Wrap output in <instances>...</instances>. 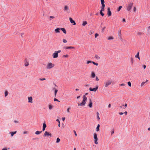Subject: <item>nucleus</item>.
Listing matches in <instances>:
<instances>
[{"instance_id": "obj_13", "label": "nucleus", "mask_w": 150, "mask_h": 150, "mask_svg": "<svg viewBox=\"0 0 150 150\" xmlns=\"http://www.w3.org/2000/svg\"><path fill=\"white\" fill-rule=\"evenodd\" d=\"M69 10V7L67 5L65 6L64 9V11H67Z\"/></svg>"}, {"instance_id": "obj_44", "label": "nucleus", "mask_w": 150, "mask_h": 150, "mask_svg": "<svg viewBox=\"0 0 150 150\" xmlns=\"http://www.w3.org/2000/svg\"><path fill=\"white\" fill-rule=\"evenodd\" d=\"M98 35H99L98 34V33L95 34V38H96L98 36Z\"/></svg>"}, {"instance_id": "obj_4", "label": "nucleus", "mask_w": 150, "mask_h": 150, "mask_svg": "<svg viewBox=\"0 0 150 150\" xmlns=\"http://www.w3.org/2000/svg\"><path fill=\"white\" fill-rule=\"evenodd\" d=\"M61 51L60 50L55 51L52 54V56L54 58H56L58 57V53H60Z\"/></svg>"}, {"instance_id": "obj_60", "label": "nucleus", "mask_w": 150, "mask_h": 150, "mask_svg": "<svg viewBox=\"0 0 150 150\" xmlns=\"http://www.w3.org/2000/svg\"><path fill=\"white\" fill-rule=\"evenodd\" d=\"M122 21L123 22H125L126 21L125 19L124 18L123 19Z\"/></svg>"}, {"instance_id": "obj_52", "label": "nucleus", "mask_w": 150, "mask_h": 150, "mask_svg": "<svg viewBox=\"0 0 150 150\" xmlns=\"http://www.w3.org/2000/svg\"><path fill=\"white\" fill-rule=\"evenodd\" d=\"M131 62H132V64L133 62V59L132 58H131Z\"/></svg>"}, {"instance_id": "obj_43", "label": "nucleus", "mask_w": 150, "mask_h": 150, "mask_svg": "<svg viewBox=\"0 0 150 150\" xmlns=\"http://www.w3.org/2000/svg\"><path fill=\"white\" fill-rule=\"evenodd\" d=\"M50 21L51 20V19H54V17L53 16H50Z\"/></svg>"}, {"instance_id": "obj_20", "label": "nucleus", "mask_w": 150, "mask_h": 150, "mask_svg": "<svg viewBox=\"0 0 150 150\" xmlns=\"http://www.w3.org/2000/svg\"><path fill=\"white\" fill-rule=\"evenodd\" d=\"M136 58H137L139 60H140V57H139V52H138L137 54L135 56Z\"/></svg>"}, {"instance_id": "obj_42", "label": "nucleus", "mask_w": 150, "mask_h": 150, "mask_svg": "<svg viewBox=\"0 0 150 150\" xmlns=\"http://www.w3.org/2000/svg\"><path fill=\"white\" fill-rule=\"evenodd\" d=\"M105 27H103V28L102 29V33H103L104 32V31L105 29Z\"/></svg>"}, {"instance_id": "obj_8", "label": "nucleus", "mask_w": 150, "mask_h": 150, "mask_svg": "<svg viewBox=\"0 0 150 150\" xmlns=\"http://www.w3.org/2000/svg\"><path fill=\"white\" fill-rule=\"evenodd\" d=\"M98 86H97L95 88H90L89 89V90L91 91L96 92L98 89Z\"/></svg>"}, {"instance_id": "obj_46", "label": "nucleus", "mask_w": 150, "mask_h": 150, "mask_svg": "<svg viewBox=\"0 0 150 150\" xmlns=\"http://www.w3.org/2000/svg\"><path fill=\"white\" fill-rule=\"evenodd\" d=\"M92 62L91 61H88L87 62V64H89L90 63H92Z\"/></svg>"}, {"instance_id": "obj_36", "label": "nucleus", "mask_w": 150, "mask_h": 150, "mask_svg": "<svg viewBox=\"0 0 150 150\" xmlns=\"http://www.w3.org/2000/svg\"><path fill=\"white\" fill-rule=\"evenodd\" d=\"M63 57H65V58H67L69 57V55L68 54L64 55L63 56Z\"/></svg>"}, {"instance_id": "obj_6", "label": "nucleus", "mask_w": 150, "mask_h": 150, "mask_svg": "<svg viewBox=\"0 0 150 150\" xmlns=\"http://www.w3.org/2000/svg\"><path fill=\"white\" fill-rule=\"evenodd\" d=\"M94 143L95 144H97L98 143V138L97 137V135L96 133L94 134Z\"/></svg>"}, {"instance_id": "obj_62", "label": "nucleus", "mask_w": 150, "mask_h": 150, "mask_svg": "<svg viewBox=\"0 0 150 150\" xmlns=\"http://www.w3.org/2000/svg\"><path fill=\"white\" fill-rule=\"evenodd\" d=\"M24 35L23 33H22L21 34V35L22 37H23V35Z\"/></svg>"}, {"instance_id": "obj_56", "label": "nucleus", "mask_w": 150, "mask_h": 150, "mask_svg": "<svg viewBox=\"0 0 150 150\" xmlns=\"http://www.w3.org/2000/svg\"><path fill=\"white\" fill-rule=\"evenodd\" d=\"M56 121H57V122H58V123H59V124H60V121H59V120L58 119H57V120H56Z\"/></svg>"}, {"instance_id": "obj_49", "label": "nucleus", "mask_w": 150, "mask_h": 150, "mask_svg": "<svg viewBox=\"0 0 150 150\" xmlns=\"http://www.w3.org/2000/svg\"><path fill=\"white\" fill-rule=\"evenodd\" d=\"M28 133V132L27 131H25L23 132V134H25Z\"/></svg>"}, {"instance_id": "obj_14", "label": "nucleus", "mask_w": 150, "mask_h": 150, "mask_svg": "<svg viewBox=\"0 0 150 150\" xmlns=\"http://www.w3.org/2000/svg\"><path fill=\"white\" fill-rule=\"evenodd\" d=\"M108 16H110L111 15V12L110 10V8H108Z\"/></svg>"}, {"instance_id": "obj_25", "label": "nucleus", "mask_w": 150, "mask_h": 150, "mask_svg": "<svg viewBox=\"0 0 150 150\" xmlns=\"http://www.w3.org/2000/svg\"><path fill=\"white\" fill-rule=\"evenodd\" d=\"M16 131H15L14 132H11V136H13L14 134H16Z\"/></svg>"}, {"instance_id": "obj_35", "label": "nucleus", "mask_w": 150, "mask_h": 150, "mask_svg": "<svg viewBox=\"0 0 150 150\" xmlns=\"http://www.w3.org/2000/svg\"><path fill=\"white\" fill-rule=\"evenodd\" d=\"M62 41L64 43H67V41L66 39H63L62 40Z\"/></svg>"}, {"instance_id": "obj_10", "label": "nucleus", "mask_w": 150, "mask_h": 150, "mask_svg": "<svg viewBox=\"0 0 150 150\" xmlns=\"http://www.w3.org/2000/svg\"><path fill=\"white\" fill-rule=\"evenodd\" d=\"M101 8V10H100V13L102 16H104V14L103 13V11H104V10H105L104 8Z\"/></svg>"}, {"instance_id": "obj_50", "label": "nucleus", "mask_w": 150, "mask_h": 150, "mask_svg": "<svg viewBox=\"0 0 150 150\" xmlns=\"http://www.w3.org/2000/svg\"><path fill=\"white\" fill-rule=\"evenodd\" d=\"M146 66L145 65H143V67L144 68V69H145L146 68Z\"/></svg>"}, {"instance_id": "obj_24", "label": "nucleus", "mask_w": 150, "mask_h": 150, "mask_svg": "<svg viewBox=\"0 0 150 150\" xmlns=\"http://www.w3.org/2000/svg\"><path fill=\"white\" fill-rule=\"evenodd\" d=\"M42 132V131H37L35 132V134H36L38 135L40 134Z\"/></svg>"}, {"instance_id": "obj_48", "label": "nucleus", "mask_w": 150, "mask_h": 150, "mask_svg": "<svg viewBox=\"0 0 150 150\" xmlns=\"http://www.w3.org/2000/svg\"><path fill=\"white\" fill-rule=\"evenodd\" d=\"M74 134H75V136H77V134L76 133V131L75 130H74Z\"/></svg>"}, {"instance_id": "obj_15", "label": "nucleus", "mask_w": 150, "mask_h": 150, "mask_svg": "<svg viewBox=\"0 0 150 150\" xmlns=\"http://www.w3.org/2000/svg\"><path fill=\"white\" fill-rule=\"evenodd\" d=\"M64 48L65 49H75V48L74 47H72V46H69V47L64 46Z\"/></svg>"}, {"instance_id": "obj_29", "label": "nucleus", "mask_w": 150, "mask_h": 150, "mask_svg": "<svg viewBox=\"0 0 150 150\" xmlns=\"http://www.w3.org/2000/svg\"><path fill=\"white\" fill-rule=\"evenodd\" d=\"M97 117L98 120H99L100 119V118L99 116V113L98 112H97L96 113Z\"/></svg>"}, {"instance_id": "obj_23", "label": "nucleus", "mask_w": 150, "mask_h": 150, "mask_svg": "<svg viewBox=\"0 0 150 150\" xmlns=\"http://www.w3.org/2000/svg\"><path fill=\"white\" fill-rule=\"evenodd\" d=\"M100 125L98 124L96 127V131L98 132L99 130Z\"/></svg>"}, {"instance_id": "obj_27", "label": "nucleus", "mask_w": 150, "mask_h": 150, "mask_svg": "<svg viewBox=\"0 0 150 150\" xmlns=\"http://www.w3.org/2000/svg\"><path fill=\"white\" fill-rule=\"evenodd\" d=\"M60 141V139L59 138H57V140L56 142V143H58Z\"/></svg>"}, {"instance_id": "obj_45", "label": "nucleus", "mask_w": 150, "mask_h": 150, "mask_svg": "<svg viewBox=\"0 0 150 150\" xmlns=\"http://www.w3.org/2000/svg\"><path fill=\"white\" fill-rule=\"evenodd\" d=\"M126 85L124 83H122L120 84V86H124Z\"/></svg>"}, {"instance_id": "obj_3", "label": "nucleus", "mask_w": 150, "mask_h": 150, "mask_svg": "<svg viewBox=\"0 0 150 150\" xmlns=\"http://www.w3.org/2000/svg\"><path fill=\"white\" fill-rule=\"evenodd\" d=\"M54 64L51 63H48L47 64L46 68L47 69H50L54 67Z\"/></svg>"}, {"instance_id": "obj_40", "label": "nucleus", "mask_w": 150, "mask_h": 150, "mask_svg": "<svg viewBox=\"0 0 150 150\" xmlns=\"http://www.w3.org/2000/svg\"><path fill=\"white\" fill-rule=\"evenodd\" d=\"M127 84L129 86H131V84L130 81H129L127 82Z\"/></svg>"}, {"instance_id": "obj_22", "label": "nucleus", "mask_w": 150, "mask_h": 150, "mask_svg": "<svg viewBox=\"0 0 150 150\" xmlns=\"http://www.w3.org/2000/svg\"><path fill=\"white\" fill-rule=\"evenodd\" d=\"M95 58L97 60H99L100 59V57L97 55H95Z\"/></svg>"}, {"instance_id": "obj_30", "label": "nucleus", "mask_w": 150, "mask_h": 150, "mask_svg": "<svg viewBox=\"0 0 150 150\" xmlns=\"http://www.w3.org/2000/svg\"><path fill=\"white\" fill-rule=\"evenodd\" d=\"M8 94V92L7 91H6L5 92V97H6Z\"/></svg>"}, {"instance_id": "obj_41", "label": "nucleus", "mask_w": 150, "mask_h": 150, "mask_svg": "<svg viewBox=\"0 0 150 150\" xmlns=\"http://www.w3.org/2000/svg\"><path fill=\"white\" fill-rule=\"evenodd\" d=\"M92 63L93 64L96 66H98V63H95L94 62H92Z\"/></svg>"}, {"instance_id": "obj_54", "label": "nucleus", "mask_w": 150, "mask_h": 150, "mask_svg": "<svg viewBox=\"0 0 150 150\" xmlns=\"http://www.w3.org/2000/svg\"><path fill=\"white\" fill-rule=\"evenodd\" d=\"M96 81H98L99 80V79H98V78L97 76L96 77Z\"/></svg>"}, {"instance_id": "obj_26", "label": "nucleus", "mask_w": 150, "mask_h": 150, "mask_svg": "<svg viewBox=\"0 0 150 150\" xmlns=\"http://www.w3.org/2000/svg\"><path fill=\"white\" fill-rule=\"evenodd\" d=\"M29 62H26L25 64V67H27L29 65Z\"/></svg>"}, {"instance_id": "obj_53", "label": "nucleus", "mask_w": 150, "mask_h": 150, "mask_svg": "<svg viewBox=\"0 0 150 150\" xmlns=\"http://www.w3.org/2000/svg\"><path fill=\"white\" fill-rule=\"evenodd\" d=\"M70 109V108H69L67 109V111L68 112H70L69 110Z\"/></svg>"}, {"instance_id": "obj_61", "label": "nucleus", "mask_w": 150, "mask_h": 150, "mask_svg": "<svg viewBox=\"0 0 150 150\" xmlns=\"http://www.w3.org/2000/svg\"><path fill=\"white\" fill-rule=\"evenodd\" d=\"M125 107H127V103H125V105H124Z\"/></svg>"}, {"instance_id": "obj_2", "label": "nucleus", "mask_w": 150, "mask_h": 150, "mask_svg": "<svg viewBox=\"0 0 150 150\" xmlns=\"http://www.w3.org/2000/svg\"><path fill=\"white\" fill-rule=\"evenodd\" d=\"M133 5V3L132 2L127 4L125 7L126 9L128 11H131Z\"/></svg>"}, {"instance_id": "obj_34", "label": "nucleus", "mask_w": 150, "mask_h": 150, "mask_svg": "<svg viewBox=\"0 0 150 150\" xmlns=\"http://www.w3.org/2000/svg\"><path fill=\"white\" fill-rule=\"evenodd\" d=\"M133 10L134 12H135L136 11V7L135 6L134 7Z\"/></svg>"}, {"instance_id": "obj_12", "label": "nucleus", "mask_w": 150, "mask_h": 150, "mask_svg": "<svg viewBox=\"0 0 150 150\" xmlns=\"http://www.w3.org/2000/svg\"><path fill=\"white\" fill-rule=\"evenodd\" d=\"M69 19L70 21V22L73 25H76V23L75 22L72 20V18H69Z\"/></svg>"}, {"instance_id": "obj_37", "label": "nucleus", "mask_w": 150, "mask_h": 150, "mask_svg": "<svg viewBox=\"0 0 150 150\" xmlns=\"http://www.w3.org/2000/svg\"><path fill=\"white\" fill-rule=\"evenodd\" d=\"M39 80L40 81H43L44 80H45L46 79L45 78H40L39 79Z\"/></svg>"}, {"instance_id": "obj_39", "label": "nucleus", "mask_w": 150, "mask_h": 150, "mask_svg": "<svg viewBox=\"0 0 150 150\" xmlns=\"http://www.w3.org/2000/svg\"><path fill=\"white\" fill-rule=\"evenodd\" d=\"M145 83V82H142L141 84V86H143L144 85V84Z\"/></svg>"}, {"instance_id": "obj_31", "label": "nucleus", "mask_w": 150, "mask_h": 150, "mask_svg": "<svg viewBox=\"0 0 150 150\" xmlns=\"http://www.w3.org/2000/svg\"><path fill=\"white\" fill-rule=\"evenodd\" d=\"M122 8V6H120L118 8V9H117V11H120V9H121V8Z\"/></svg>"}, {"instance_id": "obj_5", "label": "nucleus", "mask_w": 150, "mask_h": 150, "mask_svg": "<svg viewBox=\"0 0 150 150\" xmlns=\"http://www.w3.org/2000/svg\"><path fill=\"white\" fill-rule=\"evenodd\" d=\"M112 82V81L111 80H109L105 82L104 83V85L105 87H107L109 85L111 84Z\"/></svg>"}, {"instance_id": "obj_38", "label": "nucleus", "mask_w": 150, "mask_h": 150, "mask_svg": "<svg viewBox=\"0 0 150 150\" xmlns=\"http://www.w3.org/2000/svg\"><path fill=\"white\" fill-rule=\"evenodd\" d=\"M57 91H58V90L57 89H56L55 90V91H54V96H56V94Z\"/></svg>"}, {"instance_id": "obj_1", "label": "nucleus", "mask_w": 150, "mask_h": 150, "mask_svg": "<svg viewBox=\"0 0 150 150\" xmlns=\"http://www.w3.org/2000/svg\"><path fill=\"white\" fill-rule=\"evenodd\" d=\"M82 101L81 103H78V106H84L86 103L87 100V98L85 96L83 95V96Z\"/></svg>"}, {"instance_id": "obj_64", "label": "nucleus", "mask_w": 150, "mask_h": 150, "mask_svg": "<svg viewBox=\"0 0 150 150\" xmlns=\"http://www.w3.org/2000/svg\"><path fill=\"white\" fill-rule=\"evenodd\" d=\"M2 150H7V149L6 148H4Z\"/></svg>"}, {"instance_id": "obj_16", "label": "nucleus", "mask_w": 150, "mask_h": 150, "mask_svg": "<svg viewBox=\"0 0 150 150\" xmlns=\"http://www.w3.org/2000/svg\"><path fill=\"white\" fill-rule=\"evenodd\" d=\"M95 76H96V75H95V73L93 72H91V78H93L95 77Z\"/></svg>"}, {"instance_id": "obj_33", "label": "nucleus", "mask_w": 150, "mask_h": 150, "mask_svg": "<svg viewBox=\"0 0 150 150\" xmlns=\"http://www.w3.org/2000/svg\"><path fill=\"white\" fill-rule=\"evenodd\" d=\"M43 127L45 128L47 127L45 123H43Z\"/></svg>"}, {"instance_id": "obj_51", "label": "nucleus", "mask_w": 150, "mask_h": 150, "mask_svg": "<svg viewBox=\"0 0 150 150\" xmlns=\"http://www.w3.org/2000/svg\"><path fill=\"white\" fill-rule=\"evenodd\" d=\"M124 114L122 112H119V114L120 115H123V114Z\"/></svg>"}, {"instance_id": "obj_58", "label": "nucleus", "mask_w": 150, "mask_h": 150, "mask_svg": "<svg viewBox=\"0 0 150 150\" xmlns=\"http://www.w3.org/2000/svg\"><path fill=\"white\" fill-rule=\"evenodd\" d=\"M123 113L125 114V115H126L127 113V111H125Z\"/></svg>"}, {"instance_id": "obj_57", "label": "nucleus", "mask_w": 150, "mask_h": 150, "mask_svg": "<svg viewBox=\"0 0 150 150\" xmlns=\"http://www.w3.org/2000/svg\"><path fill=\"white\" fill-rule=\"evenodd\" d=\"M65 117H63L62 118V120L63 121H64V120H65Z\"/></svg>"}, {"instance_id": "obj_17", "label": "nucleus", "mask_w": 150, "mask_h": 150, "mask_svg": "<svg viewBox=\"0 0 150 150\" xmlns=\"http://www.w3.org/2000/svg\"><path fill=\"white\" fill-rule=\"evenodd\" d=\"M60 28H57V29H56L54 31L56 33H60Z\"/></svg>"}, {"instance_id": "obj_9", "label": "nucleus", "mask_w": 150, "mask_h": 150, "mask_svg": "<svg viewBox=\"0 0 150 150\" xmlns=\"http://www.w3.org/2000/svg\"><path fill=\"white\" fill-rule=\"evenodd\" d=\"M28 102L29 103H32L33 102V98L32 96H30L28 98Z\"/></svg>"}, {"instance_id": "obj_19", "label": "nucleus", "mask_w": 150, "mask_h": 150, "mask_svg": "<svg viewBox=\"0 0 150 150\" xmlns=\"http://www.w3.org/2000/svg\"><path fill=\"white\" fill-rule=\"evenodd\" d=\"M90 103L88 105V106L90 108H92V103L91 100V99L90 100Z\"/></svg>"}, {"instance_id": "obj_59", "label": "nucleus", "mask_w": 150, "mask_h": 150, "mask_svg": "<svg viewBox=\"0 0 150 150\" xmlns=\"http://www.w3.org/2000/svg\"><path fill=\"white\" fill-rule=\"evenodd\" d=\"M111 104H109L108 105V107L110 108L111 107Z\"/></svg>"}, {"instance_id": "obj_7", "label": "nucleus", "mask_w": 150, "mask_h": 150, "mask_svg": "<svg viewBox=\"0 0 150 150\" xmlns=\"http://www.w3.org/2000/svg\"><path fill=\"white\" fill-rule=\"evenodd\" d=\"M46 136H49L50 137H52V135L50 132L47 131H45L43 135V136L46 137Z\"/></svg>"}, {"instance_id": "obj_63", "label": "nucleus", "mask_w": 150, "mask_h": 150, "mask_svg": "<svg viewBox=\"0 0 150 150\" xmlns=\"http://www.w3.org/2000/svg\"><path fill=\"white\" fill-rule=\"evenodd\" d=\"M14 122L15 123H18V122L16 120H14Z\"/></svg>"}, {"instance_id": "obj_18", "label": "nucleus", "mask_w": 150, "mask_h": 150, "mask_svg": "<svg viewBox=\"0 0 150 150\" xmlns=\"http://www.w3.org/2000/svg\"><path fill=\"white\" fill-rule=\"evenodd\" d=\"M60 30H62L63 32L64 33V34L66 33V31L65 30V29L64 28H60Z\"/></svg>"}, {"instance_id": "obj_32", "label": "nucleus", "mask_w": 150, "mask_h": 150, "mask_svg": "<svg viewBox=\"0 0 150 150\" xmlns=\"http://www.w3.org/2000/svg\"><path fill=\"white\" fill-rule=\"evenodd\" d=\"M49 108L50 110H51L52 108V106L51 105H49Z\"/></svg>"}, {"instance_id": "obj_55", "label": "nucleus", "mask_w": 150, "mask_h": 150, "mask_svg": "<svg viewBox=\"0 0 150 150\" xmlns=\"http://www.w3.org/2000/svg\"><path fill=\"white\" fill-rule=\"evenodd\" d=\"M114 133V130H113L111 132V134H112L113 133Z\"/></svg>"}, {"instance_id": "obj_28", "label": "nucleus", "mask_w": 150, "mask_h": 150, "mask_svg": "<svg viewBox=\"0 0 150 150\" xmlns=\"http://www.w3.org/2000/svg\"><path fill=\"white\" fill-rule=\"evenodd\" d=\"M114 39V38L112 36H110L108 38V40H113Z\"/></svg>"}, {"instance_id": "obj_47", "label": "nucleus", "mask_w": 150, "mask_h": 150, "mask_svg": "<svg viewBox=\"0 0 150 150\" xmlns=\"http://www.w3.org/2000/svg\"><path fill=\"white\" fill-rule=\"evenodd\" d=\"M54 101H59V100H58V99H57L56 98H54Z\"/></svg>"}, {"instance_id": "obj_11", "label": "nucleus", "mask_w": 150, "mask_h": 150, "mask_svg": "<svg viewBox=\"0 0 150 150\" xmlns=\"http://www.w3.org/2000/svg\"><path fill=\"white\" fill-rule=\"evenodd\" d=\"M100 1L102 4L101 8H105V5L104 4L105 1L104 0H100Z\"/></svg>"}, {"instance_id": "obj_21", "label": "nucleus", "mask_w": 150, "mask_h": 150, "mask_svg": "<svg viewBox=\"0 0 150 150\" xmlns=\"http://www.w3.org/2000/svg\"><path fill=\"white\" fill-rule=\"evenodd\" d=\"M87 24V22L86 21H85L83 22L82 25L83 26L86 25Z\"/></svg>"}]
</instances>
